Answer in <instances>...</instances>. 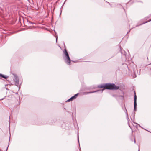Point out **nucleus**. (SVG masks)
Here are the masks:
<instances>
[{"instance_id":"nucleus-1","label":"nucleus","mask_w":151,"mask_h":151,"mask_svg":"<svg viewBox=\"0 0 151 151\" xmlns=\"http://www.w3.org/2000/svg\"><path fill=\"white\" fill-rule=\"evenodd\" d=\"M119 88V86H116L114 84L106 83L104 84V89L116 90Z\"/></svg>"},{"instance_id":"nucleus-2","label":"nucleus","mask_w":151,"mask_h":151,"mask_svg":"<svg viewBox=\"0 0 151 151\" xmlns=\"http://www.w3.org/2000/svg\"><path fill=\"white\" fill-rule=\"evenodd\" d=\"M63 52L65 57V62L68 65H70L71 63V60L67 50L65 49L63 51Z\"/></svg>"},{"instance_id":"nucleus-3","label":"nucleus","mask_w":151,"mask_h":151,"mask_svg":"<svg viewBox=\"0 0 151 151\" xmlns=\"http://www.w3.org/2000/svg\"><path fill=\"white\" fill-rule=\"evenodd\" d=\"M98 88H103V89L101 90H97L96 91H95L93 92H89L87 93H93L94 92H95L98 91H100L101 93H102L103 91V90L104 89V85H99L98 86Z\"/></svg>"},{"instance_id":"nucleus-4","label":"nucleus","mask_w":151,"mask_h":151,"mask_svg":"<svg viewBox=\"0 0 151 151\" xmlns=\"http://www.w3.org/2000/svg\"><path fill=\"white\" fill-rule=\"evenodd\" d=\"M14 78L13 79L14 81L15 82V84L18 86V85L19 84V80L17 76L15 75L14 74Z\"/></svg>"},{"instance_id":"nucleus-5","label":"nucleus","mask_w":151,"mask_h":151,"mask_svg":"<svg viewBox=\"0 0 151 151\" xmlns=\"http://www.w3.org/2000/svg\"><path fill=\"white\" fill-rule=\"evenodd\" d=\"M134 106L136 107L137 104V96L136 95V93L134 91Z\"/></svg>"},{"instance_id":"nucleus-6","label":"nucleus","mask_w":151,"mask_h":151,"mask_svg":"<svg viewBox=\"0 0 151 151\" xmlns=\"http://www.w3.org/2000/svg\"><path fill=\"white\" fill-rule=\"evenodd\" d=\"M0 76L4 79H7L8 78V77L7 76H5L2 74H0Z\"/></svg>"},{"instance_id":"nucleus-7","label":"nucleus","mask_w":151,"mask_h":151,"mask_svg":"<svg viewBox=\"0 0 151 151\" xmlns=\"http://www.w3.org/2000/svg\"><path fill=\"white\" fill-rule=\"evenodd\" d=\"M78 95V94H76V95H75L74 96L72 97H71V98L72 99V100H73V99H75L76 98L77 96Z\"/></svg>"},{"instance_id":"nucleus-8","label":"nucleus","mask_w":151,"mask_h":151,"mask_svg":"<svg viewBox=\"0 0 151 151\" xmlns=\"http://www.w3.org/2000/svg\"><path fill=\"white\" fill-rule=\"evenodd\" d=\"M151 21V19L148 20L147 21H146V22H143L142 23L140 24L139 25H140L142 24H144L145 23H147V22H149Z\"/></svg>"},{"instance_id":"nucleus-9","label":"nucleus","mask_w":151,"mask_h":151,"mask_svg":"<svg viewBox=\"0 0 151 151\" xmlns=\"http://www.w3.org/2000/svg\"><path fill=\"white\" fill-rule=\"evenodd\" d=\"M3 29V30L2 31V32L4 34H6V32H5L6 31L5 30H4V29Z\"/></svg>"},{"instance_id":"nucleus-10","label":"nucleus","mask_w":151,"mask_h":151,"mask_svg":"<svg viewBox=\"0 0 151 151\" xmlns=\"http://www.w3.org/2000/svg\"><path fill=\"white\" fill-rule=\"evenodd\" d=\"M73 100H72V99L71 98H70V99H68V100H67V102H69V101H72Z\"/></svg>"},{"instance_id":"nucleus-11","label":"nucleus","mask_w":151,"mask_h":151,"mask_svg":"<svg viewBox=\"0 0 151 151\" xmlns=\"http://www.w3.org/2000/svg\"><path fill=\"white\" fill-rule=\"evenodd\" d=\"M136 107L134 106V111H136Z\"/></svg>"},{"instance_id":"nucleus-12","label":"nucleus","mask_w":151,"mask_h":151,"mask_svg":"<svg viewBox=\"0 0 151 151\" xmlns=\"http://www.w3.org/2000/svg\"><path fill=\"white\" fill-rule=\"evenodd\" d=\"M47 31H50V29H47Z\"/></svg>"},{"instance_id":"nucleus-13","label":"nucleus","mask_w":151,"mask_h":151,"mask_svg":"<svg viewBox=\"0 0 151 151\" xmlns=\"http://www.w3.org/2000/svg\"><path fill=\"white\" fill-rule=\"evenodd\" d=\"M119 5V6H122V5H121L120 4Z\"/></svg>"},{"instance_id":"nucleus-14","label":"nucleus","mask_w":151,"mask_h":151,"mask_svg":"<svg viewBox=\"0 0 151 151\" xmlns=\"http://www.w3.org/2000/svg\"><path fill=\"white\" fill-rule=\"evenodd\" d=\"M54 32H55V30H54Z\"/></svg>"},{"instance_id":"nucleus-15","label":"nucleus","mask_w":151,"mask_h":151,"mask_svg":"<svg viewBox=\"0 0 151 151\" xmlns=\"http://www.w3.org/2000/svg\"><path fill=\"white\" fill-rule=\"evenodd\" d=\"M7 148L6 149V151H7Z\"/></svg>"},{"instance_id":"nucleus-16","label":"nucleus","mask_w":151,"mask_h":151,"mask_svg":"<svg viewBox=\"0 0 151 151\" xmlns=\"http://www.w3.org/2000/svg\"><path fill=\"white\" fill-rule=\"evenodd\" d=\"M123 9L124 10V8H123Z\"/></svg>"}]
</instances>
